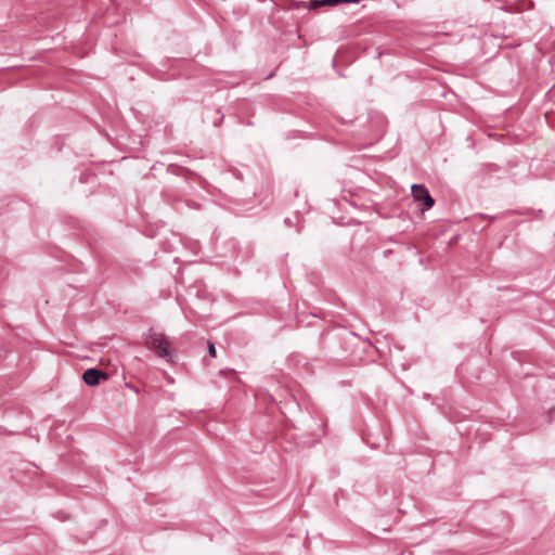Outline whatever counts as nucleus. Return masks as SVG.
<instances>
[{
	"label": "nucleus",
	"mask_w": 555,
	"mask_h": 555,
	"mask_svg": "<svg viewBox=\"0 0 555 555\" xmlns=\"http://www.w3.org/2000/svg\"><path fill=\"white\" fill-rule=\"evenodd\" d=\"M108 375L102 371H99L96 369H89L85 371L82 375L83 382L89 386H95L101 380L107 379Z\"/></svg>",
	"instance_id": "obj_3"
},
{
	"label": "nucleus",
	"mask_w": 555,
	"mask_h": 555,
	"mask_svg": "<svg viewBox=\"0 0 555 555\" xmlns=\"http://www.w3.org/2000/svg\"><path fill=\"white\" fill-rule=\"evenodd\" d=\"M145 345L147 348L156 351L158 357L165 358L167 360L170 359V343L163 333L151 330L145 338Z\"/></svg>",
	"instance_id": "obj_1"
},
{
	"label": "nucleus",
	"mask_w": 555,
	"mask_h": 555,
	"mask_svg": "<svg viewBox=\"0 0 555 555\" xmlns=\"http://www.w3.org/2000/svg\"><path fill=\"white\" fill-rule=\"evenodd\" d=\"M411 189L413 198L417 202H423L426 209H429L434 206L435 201L425 186L413 184Z\"/></svg>",
	"instance_id": "obj_2"
},
{
	"label": "nucleus",
	"mask_w": 555,
	"mask_h": 555,
	"mask_svg": "<svg viewBox=\"0 0 555 555\" xmlns=\"http://www.w3.org/2000/svg\"><path fill=\"white\" fill-rule=\"evenodd\" d=\"M208 351L212 358H215L217 356L216 348L212 343H208Z\"/></svg>",
	"instance_id": "obj_4"
}]
</instances>
